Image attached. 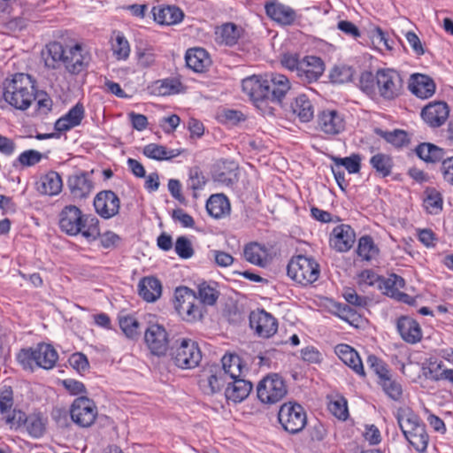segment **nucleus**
Returning a JSON list of instances; mask_svg holds the SVG:
<instances>
[{"mask_svg":"<svg viewBox=\"0 0 453 453\" xmlns=\"http://www.w3.org/2000/svg\"><path fill=\"white\" fill-rule=\"evenodd\" d=\"M219 296L217 283L203 281L197 286V293L188 287H179L174 292V307L179 315L188 322L200 320L203 317L202 307L196 302L199 299L203 305H214Z\"/></svg>","mask_w":453,"mask_h":453,"instance_id":"f257e3e1","label":"nucleus"},{"mask_svg":"<svg viewBox=\"0 0 453 453\" xmlns=\"http://www.w3.org/2000/svg\"><path fill=\"white\" fill-rule=\"evenodd\" d=\"M60 229L69 235L81 234L88 242H93L100 236L99 220L81 212L75 205L65 206L58 214Z\"/></svg>","mask_w":453,"mask_h":453,"instance_id":"f03ea898","label":"nucleus"},{"mask_svg":"<svg viewBox=\"0 0 453 453\" xmlns=\"http://www.w3.org/2000/svg\"><path fill=\"white\" fill-rule=\"evenodd\" d=\"M58 61L69 73L77 75L88 67L91 55L78 42L73 32L64 31L58 35Z\"/></svg>","mask_w":453,"mask_h":453,"instance_id":"7ed1b4c3","label":"nucleus"},{"mask_svg":"<svg viewBox=\"0 0 453 453\" xmlns=\"http://www.w3.org/2000/svg\"><path fill=\"white\" fill-rule=\"evenodd\" d=\"M4 99L17 110H27L36 99L35 81L31 75L18 73L4 81Z\"/></svg>","mask_w":453,"mask_h":453,"instance_id":"20e7f679","label":"nucleus"},{"mask_svg":"<svg viewBox=\"0 0 453 453\" xmlns=\"http://www.w3.org/2000/svg\"><path fill=\"white\" fill-rule=\"evenodd\" d=\"M395 418L398 426L409 443L418 452L426 450L429 436L426 430V425L419 417L408 407H401L397 410Z\"/></svg>","mask_w":453,"mask_h":453,"instance_id":"39448f33","label":"nucleus"},{"mask_svg":"<svg viewBox=\"0 0 453 453\" xmlns=\"http://www.w3.org/2000/svg\"><path fill=\"white\" fill-rule=\"evenodd\" d=\"M17 360L25 370L34 371L35 367L51 369L57 361V352L50 344L39 343L35 347L20 349Z\"/></svg>","mask_w":453,"mask_h":453,"instance_id":"423d86ee","label":"nucleus"},{"mask_svg":"<svg viewBox=\"0 0 453 453\" xmlns=\"http://www.w3.org/2000/svg\"><path fill=\"white\" fill-rule=\"evenodd\" d=\"M267 77L253 75L242 81V90L264 114H273L271 105Z\"/></svg>","mask_w":453,"mask_h":453,"instance_id":"0eeeda50","label":"nucleus"},{"mask_svg":"<svg viewBox=\"0 0 453 453\" xmlns=\"http://www.w3.org/2000/svg\"><path fill=\"white\" fill-rule=\"evenodd\" d=\"M171 357L174 364L181 369L196 367L202 360V352L196 342L182 338L171 348Z\"/></svg>","mask_w":453,"mask_h":453,"instance_id":"6e6552de","label":"nucleus"},{"mask_svg":"<svg viewBox=\"0 0 453 453\" xmlns=\"http://www.w3.org/2000/svg\"><path fill=\"white\" fill-rule=\"evenodd\" d=\"M288 275L296 282L306 286L316 281L319 276V265L311 257L297 256L287 266Z\"/></svg>","mask_w":453,"mask_h":453,"instance_id":"1a4fd4ad","label":"nucleus"},{"mask_svg":"<svg viewBox=\"0 0 453 453\" xmlns=\"http://www.w3.org/2000/svg\"><path fill=\"white\" fill-rule=\"evenodd\" d=\"M278 420L282 428L290 434H296L303 430L307 424L304 408L296 403H283L278 412Z\"/></svg>","mask_w":453,"mask_h":453,"instance_id":"9d476101","label":"nucleus"},{"mask_svg":"<svg viewBox=\"0 0 453 453\" xmlns=\"http://www.w3.org/2000/svg\"><path fill=\"white\" fill-rule=\"evenodd\" d=\"M287 393V385L277 373L265 376L257 386V398L265 404L272 405L280 402Z\"/></svg>","mask_w":453,"mask_h":453,"instance_id":"9b49d317","label":"nucleus"},{"mask_svg":"<svg viewBox=\"0 0 453 453\" xmlns=\"http://www.w3.org/2000/svg\"><path fill=\"white\" fill-rule=\"evenodd\" d=\"M70 415L72 420L79 426L89 427L97 417V407L93 400L81 396L71 405Z\"/></svg>","mask_w":453,"mask_h":453,"instance_id":"f8f14e48","label":"nucleus"},{"mask_svg":"<svg viewBox=\"0 0 453 453\" xmlns=\"http://www.w3.org/2000/svg\"><path fill=\"white\" fill-rule=\"evenodd\" d=\"M402 78L392 69H380L376 73V86L381 97L392 100L398 96L402 90Z\"/></svg>","mask_w":453,"mask_h":453,"instance_id":"ddd939ff","label":"nucleus"},{"mask_svg":"<svg viewBox=\"0 0 453 453\" xmlns=\"http://www.w3.org/2000/svg\"><path fill=\"white\" fill-rule=\"evenodd\" d=\"M250 326L257 335L262 338L273 336L277 332L278 328L276 319L264 310L250 312Z\"/></svg>","mask_w":453,"mask_h":453,"instance_id":"4468645a","label":"nucleus"},{"mask_svg":"<svg viewBox=\"0 0 453 453\" xmlns=\"http://www.w3.org/2000/svg\"><path fill=\"white\" fill-rule=\"evenodd\" d=\"M94 207L100 217L109 219L119 213L120 200L113 191L103 190L96 196Z\"/></svg>","mask_w":453,"mask_h":453,"instance_id":"2eb2a0df","label":"nucleus"},{"mask_svg":"<svg viewBox=\"0 0 453 453\" xmlns=\"http://www.w3.org/2000/svg\"><path fill=\"white\" fill-rule=\"evenodd\" d=\"M144 340L150 352L156 356L165 355L168 349V334L165 327L158 324L148 326Z\"/></svg>","mask_w":453,"mask_h":453,"instance_id":"dca6fc26","label":"nucleus"},{"mask_svg":"<svg viewBox=\"0 0 453 453\" xmlns=\"http://www.w3.org/2000/svg\"><path fill=\"white\" fill-rule=\"evenodd\" d=\"M415 151L417 156L425 162L441 161L442 170H453V156L444 157V150L433 143L423 142L416 147Z\"/></svg>","mask_w":453,"mask_h":453,"instance_id":"f3484780","label":"nucleus"},{"mask_svg":"<svg viewBox=\"0 0 453 453\" xmlns=\"http://www.w3.org/2000/svg\"><path fill=\"white\" fill-rule=\"evenodd\" d=\"M449 113L448 104L442 101H434L426 105L421 111L423 120L432 127L442 126Z\"/></svg>","mask_w":453,"mask_h":453,"instance_id":"a211bd4d","label":"nucleus"},{"mask_svg":"<svg viewBox=\"0 0 453 453\" xmlns=\"http://www.w3.org/2000/svg\"><path fill=\"white\" fill-rule=\"evenodd\" d=\"M323 72V61L318 57L307 56L300 62L297 76L302 81L311 83L316 81Z\"/></svg>","mask_w":453,"mask_h":453,"instance_id":"6ab92c4d","label":"nucleus"},{"mask_svg":"<svg viewBox=\"0 0 453 453\" xmlns=\"http://www.w3.org/2000/svg\"><path fill=\"white\" fill-rule=\"evenodd\" d=\"M396 330L403 341L415 344L422 339V330L419 324L409 316H401L396 320Z\"/></svg>","mask_w":453,"mask_h":453,"instance_id":"aec40b11","label":"nucleus"},{"mask_svg":"<svg viewBox=\"0 0 453 453\" xmlns=\"http://www.w3.org/2000/svg\"><path fill=\"white\" fill-rule=\"evenodd\" d=\"M356 240V234L349 225H340L334 228L330 238V245L340 252L349 250Z\"/></svg>","mask_w":453,"mask_h":453,"instance_id":"412c9836","label":"nucleus"},{"mask_svg":"<svg viewBox=\"0 0 453 453\" xmlns=\"http://www.w3.org/2000/svg\"><path fill=\"white\" fill-rule=\"evenodd\" d=\"M266 77L270 93L271 105L280 104L282 99L291 88L288 78L280 73H271Z\"/></svg>","mask_w":453,"mask_h":453,"instance_id":"4be33fe9","label":"nucleus"},{"mask_svg":"<svg viewBox=\"0 0 453 453\" xmlns=\"http://www.w3.org/2000/svg\"><path fill=\"white\" fill-rule=\"evenodd\" d=\"M93 173L94 172H81L69 178L68 187L73 197L84 198L91 193L94 188L91 179Z\"/></svg>","mask_w":453,"mask_h":453,"instance_id":"5701e85b","label":"nucleus"},{"mask_svg":"<svg viewBox=\"0 0 453 453\" xmlns=\"http://www.w3.org/2000/svg\"><path fill=\"white\" fill-rule=\"evenodd\" d=\"M265 9L270 19L283 26L293 24L296 19L295 10L278 2L266 3Z\"/></svg>","mask_w":453,"mask_h":453,"instance_id":"b1692460","label":"nucleus"},{"mask_svg":"<svg viewBox=\"0 0 453 453\" xmlns=\"http://www.w3.org/2000/svg\"><path fill=\"white\" fill-rule=\"evenodd\" d=\"M229 380L228 376L219 365H213L209 369L207 379L200 380V385L203 388L205 393L213 395L227 386Z\"/></svg>","mask_w":453,"mask_h":453,"instance_id":"393cba45","label":"nucleus"},{"mask_svg":"<svg viewBox=\"0 0 453 453\" xmlns=\"http://www.w3.org/2000/svg\"><path fill=\"white\" fill-rule=\"evenodd\" d=\"M252 388V383L244 377L230 380L225 388V395L227 400L241 403L249 396Z\"/></svg>","mask_w":453,"mask_h":453,"instance_id":"a878e982","label":"nucleus"},{"mask_svg":"<svg viewBox=\"0 0 453 453\" xmlns=\"http://www.w3.org/2000/svg\"><path fill=\"white\" fill-rule=\"evenodd\" d=\"M335 354L357 374L365 376V370L358 353L348 344H338L334 348Z\"/></svg>","mask_w":453,"mask_h":453,"instance_id":"bb28decb","label":"nucleus"},{"mask_svg":"<svg viewBox=\"0 0 453 453\" xmlns=\"http://www.w3.org/2000/svg\"><path fill=\"white\" fill-rule=\"evenodd\" d=\"M154 20L161 25L180 23L184 17L182 11L174 5H157L153 7Z\"/></svg>","mask_w":453,"mask_h":453,"instance_id":"cd10ccee","label":"nucleus"},{"mask_svg":"<svg viewBox=\"0 0 453 453\" xmlns=\"http://www.w3.org/2000/svg\"><path fill=\"white\" fill-rule=\"evenodd\" d=\"M409 88L418 97L426 99L434 94L435 84L429 76L415 73L411 75Z\"/></svg>","mask_w":453,"mask_h":453,"instance_id":"c85d7f7f","label":"nucleus"},{"mask_svg":"<svg viewBox=\"0 0 453 453\" xmlns=\"http://www.w3.org/2000/svg\"><path fill=\"white\" fill-rule=\"evenodd\" d=\"M138 293L144 301L153 303L162 295V284L156 277H143L138 283Z\"/></svg>","mask_w":453,"mask_h":453,"instance_id":"c756f323","label":"nucleus"},{"mask_svg":"<svg viewBox=\"0 0 453 453\" xmlns=\"http://www.w3.org/2000/svg\"><path fill=\"white\" fill-rule=\"evenodd\" d=\"M320 129L328 134H337L344 129V121L336 111H324L319 116Z\"/></svg>","mask_w":453,"mask_h":453,"instance_id":"7c9ffc66","label":"nucleus"},{"mask_svg":"<svg viewBox=\"0 0 453 453\" xmlns=\"http://www.w3.org/2000/svg\"><path fill=\"white\" fill-rule=\"evenodd\" d=\"M221 363L222 367L220 368L228 376L229 380L244 377L245 372L248 371L242 358L236 354H225L221 358Z\"/></svg>","mask_w":453,"mask_h":453,"instance_id":"2f4dec72","label":"nucleus"},{"mask_svg":"<svg viewBox=\"0 0 453 453\" xmlns=\"http://www.w3.org/2000/svg\"><path fill=\"white\" fill-rule=\"evenodd\" d=\"M84 115L83 105L80 103L76 104L65 115L58 118V134L78 127L81 123Z\"/></svg>","mask_w":453,"mask_h":453,"instance_id":"473e14b6","label":"nucleus"},{"mask_svg":"<svg viewBox=\"0 0 453 453\" xmlns=\"http://www.w3.org/2000/svg\"><path fill=\"white\" fill-rule=\"evenodd\" d=\"M185 58L187 66L197 73L203 72L211 65L208 53L201 48L188 50Z\"/></svg>","mask_w":453,"mask_h":453,"instance_id":"72a5a7b5","label":"nucleus"},{"mask_svg":"<svg viewBox=\"0 0 453 453\" xmlns=\"http://www.w3.org/2000/svg\"><path fill=\"white\" fill-rule=\"evenodd\" d=\"M206 211L211 217L220 219L230 211V203L223 194L211 195L206 202Z\"/></svg>","mask_w":453,"mask_h":453,"instance_id":"f704fd0d","label":"nucleus"},{"mask_svg":"<svg viewBox=\"0 0 453 453\" xmlns=\"http://www.w3.org/2000/svg\"><path fill=\"white\" fill-rule=\"evenodd\" d=\"M291 109L302 122H309L314 116L313 105L305 95L298 96L291 104Z\"/></svg>","mask_w":453,"mask_h":453,"instance_id":"c9c22d12","label":"nucleus"},{"mask_svg":"<svg viewBox=\"0 0 453 453\" xmlns=\"http://www.w3.org/2000/svg\"><path fill=\"white\" fill-rule=\"evenodd\" d=\"M404 286V279L397 274L392 273L388 278L382 277L378 288L382 294L394 299L398 291H400L401 288H403Z\"/></svg>","mask_w":453,"mask_h":453,"instance_id":"e433bc0d","label":"nucleus"},{"mask_svg":"<svg viewBox=\"0 0 453 453\" xmlns=\"http://www.w3.org/2000/svg\"><path fill=\"white\" fill-rule=\"evenodd\" d=\"M143 154L156 160H169L180 154V150H167L165 146L150 143L143 148Z\"/></svg>","mask_w":453,"mask_h":453,"instance_id":"4c0bfd02","label":"nucleus"},{"mask_svg":"<svg viewBox=\"0 0 453 453\" xmlns=\"http://www.w3.org/2000/svg\"><path fill=\"white\" fill-rule=\"evenodd\" d=\"M357 255L365 261H370L379 254V249L370 235H364L358 240Z\"/></svg>","mask_w":453,"mask_h":453,"instance_id":"58836bf2","label":"nucleus"},{"mask_svg":"<svg viewBox=\"0 0 453 453\" xmlns=\"http://www.w3.org/2000/svg\"><path fill=\"white\" fill-rule=\"evenodd\" d=\"M119 326L124 334L131 340H136L140 336V323L133 315L121 316L119 319Z\"/></svg>","mask_w":453,"mask_h":453,"instance_id":"ea45409f","label":"nucleus"},{"mask_svg":"<svg viewBox=\"0 0 453 453\" xmlns=\"http://www.w3.org/2000/svg\"><path fill=\"white\" fill-rule=\"evenodd\" d=\"M57 172H48L35 182L37 191L42 195H57Z\"/></svg>","mask_w":453,"mask_h":453,"instance_id":"a19ab883","label":"nucleus"},{"mask_svg":"<svg viewBox=\"0 0 453 453\" xmlns=\"http://www.w3.org/2000/svg\"><path fill=\"white\" fill-rule=\"evenodd\" d=\"M374 133L395 147H402L408 142L407 134L403 130L395 129L387 132L377 127L374 129Z\"/></svg>","mask_w":453,"mask_h":453,"instance_id":"79ce46f5","label":"nucleus"},{"mask_svg":"<svg viewBox=\"0 0 453 453\" xmlns=\"http://www.w3.org/2000/svg\"><path fill=\"white\" fill-rule=\"evenodd\" d=\"M379 384L382 387V389L386 395L392 400L399 401L402 398V385L395 380H393L390 375L387 378H384L383 380H379Z\"/></svg>","mask_w":453,"mask_h":453,"instance_id":"37998d69","label":"nucleus"},{"mask_svg":"<svg viewBox=\"0 0 453 453\" xmlns=\"http://www.w3.org/2000/svg\"><path fill=\"white\" fill-rule=\"evenodd\" d=\"M217 35L222 43L226 45H233L236 43L239 38V31L237 27L233 23L224 24L217 31Z\"/></svg>","mask_w":453,"mask_h":453,"instance_id":"c03bdc74","label":"nucleus"},{"mask_svg":"<svg viewBox=\"0 0 453 453\" xmlns=\"http://www.w3.org/2000/svg\"><path fill=\"white\" fill-rule=\"evenodd\" d=\"M426 197L424 199V206L430 214H438L442 210V197L435 189L426 191Z\"/></svg>","mask_w":453,"mask_h":453,"instance_id":"a18cd8bd","label":"nucleus"},{"mask_svg":"<svg viewBox=\"0 0 453 453\" xmlns=\"http://www.w3.org/2000/svg\"><path fill=\"white\" fill-rule=\"evenodd\" d=\"M111 50L113 55L118 60H126L129 57V42L122 34H117L115 37V42H112Z\"/></svg>","mask_w":453,"mask_h":453,"instance_id":"49530a36","label":"nucleus"},{"mask_svg":"<svg viewBox=\"0 0 453 453\" xmlns=\"http://www.w3.org/2000/svg\"><path fill=\"white\" fill-rule=\"evenodd\" d=\"M442 366V363H430V367L427 368V372H424L426 377L430 378L434 380H445L453 382V369H445L441 372H438Z\"/></svg>","mask_w":453,"mask_h":453,"instance_id":"de8ad7c7","label":"nucleus"},{"mask_svg":"<svg viewBox=\"0 0 453 453\" xmlns=\"http://www.w3.org/2000/svg\"><path fill=\"white\" fill-rule=\"evenodd\" d=\"M329 159L334 163V165L332 164L328 165L331 170H334V166H343L346 170H360L361 167V157L357 154H352L351 156L343 158L331 157Z\"/></svg>","mask_w":453,"mask_h":453,"instance_id":"09e8293b","label":"nucleus"},{"mask_svg":"<svg viewBox=\"0 0 453 453\" xmlns=\"http://www.w3.org/2000/svg\"><path fill=\"white\" fill-rule=\"evenodd\" d=\"M244 257L247 261L253 265H263V256L265 250L257 243H250L245 246Z\"/></svg>","mask_w":453,"mask_h":453,"instance_id":"8fccbe9b","label":"nucleus"},{"mask_svg":"<svg viewBox=\"0 0 453 453\" xmlns=\"http://www.w3.org/2000/svg\"><path fill=\"white\" fill-rule=\"evenodd\" d=\"M24 426L27 433L34 438L42 436L45 430L42 418L37 415H29Z\"/></svg>","mask_w":453,"mask_h":453,"instance_id":"3c124183","label":"nucleus"},{"mask_svg":"<svg viewBox=\"0 0 453 453\" xmlns=\"http://www.w3.org/2000/svg\"><path fill=\"white\" fill-rule=\"evenodd\" d=\"M176 254L183 259L190 258L194 255L192 243L186 236H179L174 247Z\"/></svg>","mask_w":453,"mask_h":453,"instance_id":"603ef678","label":"nucleus"},{"mask_svg":"<svg viewBox=\"0 0 453 453\" xmlns=\"http://www.w3.org/2000/svg\"><path fill=\"white\" fill-rule=\"evenodd\" d=\"M367 364L370 368L378 375L379 380H383L390 375L387 365L374 355H370L367 357Z\"/></svg>","mask_w":453,"mask_h":453,"instance_id":"864d4df0","label":"nucleus"},{"mask_svg":"<svg viewBox=\"0 0 453 453\" xmlns=\"http://www.w3.org/2000/svg\"><path fill=\"white\" fill-rule=\"evenodd\" d=\"M43 155L41 152L35 150H27L19 156L18 160L22 166L31 167L39 163Z\"/></svg>","mask_w":453,"mask_h":453,"instance_id":"5fc2aeb1","label":"nucleus"},{"mask_svg":"<svg viewBox=\"0 0 453 453\" xmlns=\"http://www.w3.org/2000/svg\"><path fill=\"white\" fill-rule=\"evenodd\" d=\"M42 58L47 68L54 70L57 66V42L49 43L42 50Z\"/></svg>","mask_w":453,"mask_h":453,"instance_id":"6e6d98bb","label":"nucleus"},{"mask_svg":"<svg viewBox=\"0 0 453 453\" xmlns=\"http://www.w3.org/2000/svg\"><path fill=\"white\" fill-rule=\"evenodd\" d=\"M328 409L339 419L346 420L349 416L347 401L343 398L330 402Z\"/></svg>","mask_w":453,"mask_h":453,"instance_id":"4d7b16f0","label":"nucleus"},{"mask_svg":"<svg viewBox=\"0 0 453 453\" xmlns=\"http://www.w3.org/2000/svg\"><path fill=\"white\" fill-rule=\"evenodd\" d=\"M360 88L367 95H372L375 92L376 86V74L373 75L371 72L362 73L359 80Z\"/></svg>","mask_w":453,"mask_h":453,"instance_id":"13d9d810","label":"nucleus"},{"mask_svg":"<svg viewBox=\"0 0 453 453\" xmlns=\"http://www.w3.org/2000/svg\"><path fill=\"white\" fill-rule=\"evenodd\" d=\"M351 77L352 70L347 66L334 67L330 73V78L334 83L347 82L351 80Z\"/></svg>","mask_w":453,"mask_h":453,"instance_id":"bf43d9fd","label":"nucleus"},{"mask_svg":"<svg viewBox=\"0 0 453 453\" xmlns=\"http://www.w3.org/2000/svg\"><path fill=\"white\" fill-rule=\"evenodd\" d=\"M332 173L339 188L345 190L352 181L354 186L357 185L351 176L358 175L360 172H332Z\"/></svg>","mask_w":453,"mask_h":453,"instance_id":"052dcab7","label":"nucleus"},{"mask_svg":"<svg viewBox=\"0 0 453 453\" xmlns=\"http://www.w3.org/2000/svg\"><path fill=\"white\" fill-rule=\"evenodd\" d=\"M71 366L79 372H84L89 368V363L87 357L81 352H76L69 357Z\"/></svg>","mask_w":453,"mask_h":453,"instance_id":"680f3d73","label":"nucleus"},{"mask_svg":"<svg viewBox=\"0 0 453 453\" xmlns=\"http://www.w3.org/2000/svg\"><path fill=\"white\" fill-rule=\"evenodd\" d=\"M36 105L37 111L40 114H47L52 108V100L49 95L44 91L36 90Z\"/></svg>","mask_w":453,"mask_h":453,"instance_id":"e2e57ef3","label":"nucleus"},{"mask_svg":"<svg viewBox=\"0 0 453 453\" xmlns=\"http://www.w3.org/2000/svg\"><path fill=\"white\" fill-rule=\"evenodd\" d=\"M370 163L375 170H390L393 167L392 158L381 153L372 157Z\"/></svg>","mask_w":453,"mask_h":453,"instance_id":"0e129e2a","label":"nucleus"},{"mask_svg":"<svg viewBox=\"0 0 453 453\" xmlns=\"http://www.w3.org/2000/svg\"><path fill=\"white\" fill-rule=\"evenodd\" d=\"M138 178H146L144 187L150 192L157 190L159 187V178L157 173H151L146 176V172H133Z\"/></svg>","mask_w":453,"mask_h":453,"instance_id":"69168bd1","label":"nucleus"},{"mask_svg":"<svg viewBox=\"0 0 453 453\" xmlns=\"http://www.w3.org/2000/svg\"><path fill=\"white\" fill-rule=\"evenodd\" d=\"M346 302L357 307H365L367 304L366 297L357 295L352 288H347L343 293Z\"/></svg>","mask_w":453,"mask_h":453,"instance_id":"338daca9","label":"nucleus"},{"mask_svg":"<svg viewBox=\"0 0 453 453\" xmlns=\"http://www.w3.org/2000/svg\"><path fill=\"white\" fill-rule=\"evenodd\" d=\"M337 311L338 316L350 325H354V323L358 320L357 312L348 304H339L337 306Z\"/></svg>","mask_w":453,"mask_h":453,"instance_id":"774afa93","label":"nucleus"}]
</instances>
